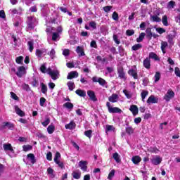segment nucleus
<instances>
[{"instance_id":"obj_18","label":"nucleus","mask_w":180,"mask_h":180,"mask_svg":"<svg viewBox=\"0 0 180 180\" xmlns=\"http://www.w3.org/2000/svg\"><path fill=\"white\" fill-rule=\"evenodd\" d=\"M72 78H78V72L72 71L68 73L67 76V79H72Z\"/></svg>"},{"instance_id":"obj_20","label":"nucleus","mask_w":180,"mask_h":180,"mask_svg":"<svg viewBox=\"0 0 180 180\" xmlns=\"http://www.w3.org/2000/svg\"><path fill=\"white\" fill-rule=\"evenodd\" d=\"M110 131H112L113 133H115L116 131V128L115 127H113V125L107 124L105 126V133H106V134H108Z\"/></svg>"},{"instance_id":"obj_63","label":"nucleus","mask_w":180,"mask_h":180,"mask_svg":"<svg viewBox=\"0 0 180 180\" xmlns=\"http://www.w3.org/2000/svg\"><path fill=\"white\" fill-rule=\"evenodd\" d=\"M89 26L92 29L95 30V29H96V22L95 21H91L89 22Z\"/></svg>"},{"instance_id":"obj_14","label":"nucleus","mask_w":180,"mask_h":180,"mask_svg":"<svg viewBox=\"0 0 180 180\" xmlns=\"http://www.w3.org/2000/svg\"><path fill=\"white\" fill-rule=\"evenodd\" d=\"M79 167H80L82 171H86V169H88V162L81 160L79 162Z\"/></svg>"},{"instance_id":"obj_29","label":"nucleus","mask_w":180,"mask_h":180,"mask_svg":"<svg viewBox=\"0 0 180 180\" xmlns=\"http://www.w3.org/2000/svg\"><path fill=\"white\" fill-rule=\"evenodd\" d=\"M72 176L74 178V179H80L81 172L79 171H74L72 173Z\"/></svg>"},{"instance_id":"obj_10","label":"nucleus","mask_w":180,"mask_h":180,"mask_svg":"<svg viewBox=\"0 0 180 180\" xmlns=\"http://www.w3.org/2000/svg\"><path fill=\"white\" fill-rule=\"evenodd\" d=\"M87 95L89 98H90L91 101H93V102H96V101H98V98H96V96L95 95V91L89 90L87 91Z\"/></svg>"},{"instance_id":"obj_53","label":"nucleus","mask_w":180,"mask_h":180,"mask_svg":"<svg viewBox=\"0 0 180 180\" xmlns=\"http://www.w3.org/2000/svg\"><path fill=\"white\" fill-rule=\"evenodd\" d=\"M41 91L42 94H46L47 93V86L43 83L41 84Z\"/></svg>"},{"instance_id":"obj_39","label":"nucleus","mask_w":180,"mask_h":180,"mask_svg":"<svg viewBox=\"0 0 180 180\" xmlns=\"http://www.w3.org/2000/svg\"><path fill=\"white\" fill-rule=\"evenodd\" d=\"M144 37H146V33L142 32L139 34V37L136 39L137 43H141L143 40H144Z\"/></svg>"},{"instance_id":"obj_37","label":"nucleus","mask_w":180,"mask_h":180,"mask_svg":"<svg viewBox=\"0 0 180 180\" xmlns=\"http://www.w3.org/2000/svg\"><path fill=\"white\" fill-rule=\"evenodd\" d=\"M174 37H175L172 34H169L167 37V41L171 46H174Z\"/></svg>"},{"instance_id":"obj_8","label":"nucleus","mask_w":180,"mask_h":180,"mask_svg":"<svg viewBox=\"0 0 180 180\" xmlns=\"http://www.w3.org/2000/svg\"><path fill=\"white\" fill-rule=\"evenodd\" d=\"M147 103L148 105L154 104V103H158V97H155L154 95H151L147 100Z\"/></svg>"},{"instance_id":"obj_55","label":"nucleus","mask_w":180,"mask_h":180,"mask_svg":"<svg viewBox=\"0 0 180 180\" xmlns=\"http://www.w3.org/2000/svg\"><path fill=\"white\" fill-rule=\"evenodd\" d=\"M151 20H153V22H161V18H160L158 15H152Z\"/></svg>"},{"instance_id":"obj_46","label":"nucleus","mask_w":180,"mask_h":180,"mask_svg":"<svg viewBox=\"0 0 180 180\" xmlns=\"http://www.w3.org/2000/svg\"><path fill=\"white\" fill-rule=\"evenodd\" d=\"M84 135L86 137H88V139H92V130L89 129L84 131Z\"/></svg>"},{"instance_id":"obj_36","label":"nucleus","mask_w":180,"mask_h":180,"mask_svg":"<svg viewBox=\"0 0 180 180\" xmlns=\"http://www.w3.org/2000/svg\"><path fill=\"white\" fill-rule=\"evenodd\" d=\"M27 46H28V49L30 51V53H32V51H33V49H34V42L33 41H27Z\"/></svg>"},{"instance_id":"obj_2","label":"nucleus","mask_w":180,"mask_h":180,"mask_svg":"<svg viewBox=\"0 0 180 180\" xmlns=\"http://www.w3.org/2000/svg\"><path fill=\"white\" fill-rule=\"evenodd\" d=\"M47 74L50 75L51 78L53 80L56 81L60 78V70L57 69V68H55L53 70L49 68L47 69Z\"/></svg>"},{"instance_id":"obj_23","label":"nucleus","mask_w":180,"mask_h":180,"mask_svg":"<svg viewBox=\"0 0 180 180\" xmlns=\"http://www.w3.org/2000/svg\"><path fill=\"white\" fill-rule=\"evenodd\" d=\"M76 126H77V124H75V122H74V121H71L69 124H66L65 126V127L68 130H72V129H75Z\"/></svg>"},{"instance_id":"obj_59","label":"nucleus","mask_w":180,"mask_h":180,"mask_svg":"<svg viewBox=\"0 0 180 180\" xmlns=\"http://www.w3.org/2000/svg\"><path fill=\"white\" fill-rule=\"evenodd\" d=\"M31 85H32V86L36 88V86L39 85V81H37L36 78H33L32 81L31 82Z\"/></svg>"},{"instance_id":"obj_3","label":"nucleus","mask_w":180,"mask_h":180,"mask_svg":"<svg viewBox=\"0 0 180 180\" xmlns=\"http://www.w3.org/2000/svg\"><path fill=\"white\" fill-rule=\"evenodd\" d=\"M91 79L93 82H98L99 85H101V86H103V88H108V82H106L105 79L94 76L92 77Z\"/></svg>"},{"instance_id":"obj_30","label":"nucleus","mask_w":180,"mask_h":180,"mask_svg":"<svg viewBox=\"0 0 180 180\" xmlns=\"http://www.w3.org/2000/svg\"><path fill=\"white\" fill-rule=\"evenodd\" d=\"M3 147L5 151H11V153H15L13 148H12V145L11 144H4Z\"/></svg>"},{"instance_id":"obj_43","label":"nucleus","mask_w":180,"mask_h":180,"mask_svg":"<svg viewBox=\"0 0 180 180\" xmlns=\"http://www.w3.org/2000/svg\"><path fill=\"white\" fill-rule=\"evenodd\" d=\"M70 91H74V88H75V84H74L73 82H68L67 84Z\"/></svg>"},{"instance_id":"obj_11","label":"nucleus","mask_w":180,"mask_h":180,"mask_svg":"<svg viewBox=\"0 0 180 180\" xmlns=\"http://www.w3.org/2000/svg\"><path fill=\"white\" fill-rule=\"evenodd\" d=\"M56 19H57V14L54 13L52 16L46 17L45 20L46 23H56Z\"/></svg>"},{"instance_id":"obj_57","label":"nucleus","mask_w":180,"mask_h":180,"mask_svg":"<svg viewBox=\"0 0 180 180\" xmlns=\"http://www.w3.org/2000/svg\"><path fill=\"white\" fill-rule=\"evenodd\" d=\"M134 131V130H133L131 127H126V133H127V134H133Z\"/></svg>"},{"instance_id":"obj_12","label":"nucleus","mask_w":180,"mask_h":180,"mask_svg":"<svg viewBox=\"0 0 180 180\" xmlns=\"http://www.w3.org/2000/svg\"><path fill=\"white\" fill-rule=\"evenodd\" d=\"M129 75L131 77H133L134 79H139V75H137V69H130L128 71Z\"/></svg>"},{"instance_id":"obj_45","label":"nucleus","mask_w":180,"mask_h":180,"mask_svg":"<svg viewBox=\"0 0 180 180\" xmlns=\"http://www.w3.org/2000/svg\"><path fill=\"white\" fill-rule=\"evenodd\" d=\"M161 79V73L160 72H156L155 74V82H158Z\"/></svg>"},{"instance_id":"obj_41","label":"nucleus","mask_w":180,"mask_h":180,"mask_svg":"<svg viewBox=\"0 0 180 180\" xmlns=\"http://www.w3.org/2000/svg\"><path fill=\"white\" fill-rule=\"evenodd\" d=\"M18 86H21L24 91H30V87L26 83H22V84H18Z\"/></svg>"},{"instance_id":"obj_42","label":"nucleus","mask_w":180,"mask_h":180,"mask_svg":"<svg viewBox=\"0 0 180 180\" xmlns=\"http://www.w3.org/2000/svg\"><path fill=\"white\" fill-rule=\"evenodd\" d=\"M112 158L116 161V162H120V156L119 155V153H115L112 154Z\"/></svg>"},{"instance_id":"obj_31","label":"nucleus","mask_w":180,"mask_h":180,"mask_svg":"<svg viewBox=\"0 0 180 180\" xmlns=\"http://www.w3.org/2000/svg\"><path fill=\"white\" fill-rule=\"evenodd\" d=\"M146 38L148 40H151V39H153V32H151V28H147L146 30Z\"/></svg>"},{"instance_id":"obj_27","label":"nucleus","mask_w":180,"mask_h":180,"mask_svg":"<svg viewBox=\"0 0 180 180\" xmlns=\"http://www.w3.org/2000/svg\"><path fill=\"white\" fill-rule=\"evenodd\" d=\"M76 53L79 54V57H84L85 56V52L84 51V49L81 48V46H77L76 49Z\"/></svg>"},{"instance_id":"obj_28","label":"nucleus","mask_w":180,"mask_h":180,"mask_svg":"<svg viewBox=\"0 0 180 180\" xmlns=\"http://www.w3.org/2000/svg\"><path fill=\"white\" fill-rule=\"evenodd\" d=\"M109 113H122V110L120 108H117V107H111L110 108V110H108Z\"/></svg>"},{"instance_id":"obj_13","label":"nucleus","mask_w":180,"mask_h":180,"mask_svg":"<svg viewBox=\"0 0 180 180\" xmlns=\"http://www.w3.org/2000/svg\"><path fill=\"white\" fill-rule=\"evenodd\" d=\"M6 127L8 130H13L15 129V124H13L11 122H4L3 125H2V128L6 129Z\"/></svg>"},{"instance_id":"obj_47","label":"nucleus","mask_w":180,"mask_h":180,"mask_svg":"<svg viewBox=\"0 0 180 180\" xmlns=\"http://www.w3.org/2000/svg\"><path fill=\"white\" fill-rule=\"evenodd\" d=\"M148 95V91H144L143 90L141 92V98H142V101L145 102L146 97Z\"/></svg>"},{"instance_id":"obj_49","label":"nucleus","mask_w":180,"mask_h":180,"mask_svg":"<svg viewBox=\"0 0 180 180\" xmlns=\"http://www.w3.org/2000/svg\"><path fill=\"white\" fill-rule=\"evenodd\" d=\"M112 39L116 44H120V39H119V37H117V35L114 34L112 36Z\"/></svg>"},{"instance_id":"obj_52","label":"nucleus","mask_w":180,"mask_h":180,"mask_svg":"<svg viewBox=\"0 0 180 180\" xmlns=\"http://www.w3.org/2000/svg\"><path fill=\"white\" fill-rule=\"evenodd\" d=\"M33 147L30 145H24L22 146L23 151H30Z\"/></svg>"},{"instance_id":"obj_26","label":"nucleus","mask_w":180,"mask_h":180,"mask_svg":"<svg viewBox=\"0 0 180 180\" xmlns=\"http://www.w3.org/2000/svg\"><path fill=\"white\" fill-rule=\"evenodd\" d=\"M14 108H15V113H17L18 116H20V117H23V116H25V112L22 111V110H20V108H19L18 105H15Z\"/></svg>"},{"instance_id":"obj_62","label":"nucleus","mask_w":180,"mask_h":180,"mask_svg":"<svg viewBox=\"0 0 180 180\" xmlns=\"http://www.w3.org/2000/svg\"><path fill=\"white\" fill-rule=\"evenodd\" d=\"M112 19L115 21L119 20V14L116 11L112 13Z\"/></svg>"},{"instance_id":"obj_56","label":"nucleus","mask_w":180,"mask_h":180,"mask_svg":"<svg viewBox=\"0 0 180 180\" xmlns=\"http://www.w3.org/2000/svg\"><path fill=\"white\" fill-rule=\"evenodd\" d=\"M40 71L43 72V74L47 73V68L46 67L45 64H43L40 67Z\"/></svg>"},{"instance_id":"obj_38","label":"nucleus","mask_w":180,"mask_h":180,"mask_svg":"<svg viewBox=\"0 0 180 180\" xmlns=\"http://www.w3.org/2000/svg\"><path fill=\"white\" fill-rule=\"evenodd\" d=\"M162 23L164 26H169L168 23V17L167 15H163L162 18Z\"/></svg>"},{"instance_id":"obj_7","label":"nucleus","mask_w":180,"mask_h":180,"mask_svg":"<svg viewBox=\"0 0 180 180\" xmlns=\"http://www.w3.org/2000/svg\"><path fill=\"white\" fill-rule=\"evenodd\" d=\"M15 74L18 78H22L26 74V68L25 66L18 67V72Z\"/></svg>"},{"instance_id":"obj_25","label":"nucleus","mask_w":180,"mask_h":180,"mask_svg":"<svg viewBox=\"0 0 180 180\" xmlns=\"http://www.w3.org/2000/svg\"><path fill=\"white\" fill-rule=\"evenodd\" d=\"M123 94L125 95L127 99H131L133 97V93L127 89H124Z\"/></svg>"},{"instance_id":"obj_24","label":"nucleus","mask_w":180,"mask_h":180,"mask_svg":"<svg viewBox=\"0 0 180 180\" xmlns=\"http://www.w3.org/2000/svg\"><path fill=\"white\" fill-rule=\"evenodd\" d=\"M167 47H168V42L162 41L160 49L163 54H165V53H167V50H165Z\"/></svg>"},{"instance_id":"obj_35","label":"nucleus","mask_w":180,"mask_h":180,"mask_svg":"<svg viewBox=\"0 0 180 180\" xmlns=\"http://www.w3.org/2000/svg\"><path fill=\"white\" fill-rule=\"evenodd\" d=\"M131 161L135 165L139 164V162L141 161V158H140V156H134Z\"/></svg>"},{"instance_id":"obj_58","label":"nucleus","mask_w":180,"mask_h":180,"mask_svg":"<svg viewBox=\"0 0 180 180\" xmlns=\"http://www.w3.org/2000/svg\"><path fill=\"white\" fill-rule=\"evenodd\" d=\"M115 169L111 170V172L108 174V179L112 180V178L115 176Z\"/></svg>"},{"instance_id":"obj_44","label":"nucleus","mask_w":180,"mask_h":180,"mask_svg":"<svg viewBox=\"0 0 180 180\" xmlns=\"http://www.w3.org/2000/svg\"><path fill=\"white\" fill-rule=\"evenodd\" d=\"M143 47V45L141 44H135L132 46V50L134 51H137V50H140Z\"/></svg>"},{"instance_id":"obj_1","label":"nucleus","mask_w":180,"mask_h":180,"mask_svg":"<svg viewBox=\"0 0 180 180\" xmlns=\"http://www.w3.org/2000/svg\"><path fill=\"white\" fill-rule=\"evenodd\" d=\"M39 21L37 18L34 16H28L27 20V32H30V30H33L35 26H37Z\"/></svg>"},{"instance_id":"obj_5","label":"nucleus","mask_w":180,"mask_h":180,"mask_svg":"<svg viewBox=\"0 0 180 180\" xmlns=\"http://www.w3.org/2000/svg\"><path fill=\"white\" fill-rule=\"evenodd\" d=\"M175 97V93L172 89H169L167 94L164 96L163 99L167 102H169L172 98Z\"/></svg>"},{"instance_id":"obj_33","label":"nucleus","mask_w":180,"mask_h":180,"mask_svg":"<svg viewBox=\"0 0 180 180\" xmlns=\"http://www.w3.org/2000/svg\"><path fill=\"white\" fill-rule=\"evenodd\" d=\"M75 92L77 95H79V96H81L82 98H85V96H86V92H85V91L77 89Z\"/></svg>"},{"instance_id":"obj_60","label":"nucleus","mask_w":180,"mask_h":180,"mask_svg":"<svg viewBox=\"0 0 180 180\" xmlns=\"http://www.w3.org/2000/svg\"><path fill=\"white\" fill-rule=\"evenodd\" d=\"M156 32L159 33V34H162V33H165V29L162 27H158L155 29Z\"/></svg>"},{"instance_id":"obj_15","label":"nucleus","mask_w":180,"mask_h":180,"mask_svg":"<svg viewBox=\"0 0 180 180\" xmlns=\"http://www.w3.org/2000/svg\"><path fill=\"white\" fill-rule=\"evenodd\" d=\"M27 160L32 165L36 164V157L33 153H29L27 155Z\"/></svg>"},{"instance_id":"obj_22","label":"nucleus","mask_w":180,"mask_h":180,"mask_svg":"<svg viewBox=\"0 0 180 180\" xmlns=\"http://www.w3.org/2000/svg\"><path fill=\"white\" fill-rule=\"evenodd\" d=\"M46 53L45 49H37L35 54L38 58H41V56H43Z\"/></svg>"},{"instance_id":"obj_34","label":"nucleus","mask_w":180,"mask_h":180,"mask_svg":"<svg viewBox=\"0 0 180 180\" xmlns=\"http://www.w3.org/2000/svg\"><path fill=\"white\" fill-rule=\"evenodd\" d=\"M64 108H66V109H68L69 110H72L74 109V104L70 102H67L65 104H63Z\"/></svg>"},{"instance_id":"obj_54","label":"nucleus","mask_w":180,"mask_h":180,"mask_svg":"<svg viewBox=\"0 0 180 180\" xmlns=\"http://www.w3.org/2000/svg\"><path fill=\"white\" fill-rule=\"evenodd\" d=\"M47 172L49 175H51V178H54V170L51 167L47 169Z\"/></svg>"},{"instance_id":"obj_6","label":"nucleus","mask_w":180,"mask_h":180,"mask_svg":"<svg viewBox=\"0 0 180 180\" xmlns=\"http://www.w3.org/2000/svg\"><path fill=\"white\" fill-rule=\"evenodd\" d=\"M150 162L153 165H160L162 162V158L159 155H155L150 159Z\"/></svg>"},{"instance_id":"obj_4","label":"nucleus","mask_w":180,"mask_h":180,"mask_svg":"<svg viewBox=\"0 0 180 180\" xmlns=\"http://www.w3.org/2000/svg\"><path fill=\"white\" fill-rule=\"evenodd\" d=\"M61 158V154L59 152H57L54 156L53 161L59 167V168H64V163L60 160Z\"/></svg>"},{"instance_id":"obj_32","label":"nucleus","mask_w":180,"mask_h":180,"mask_svg":"<svg viewBox=\"0 0 180 180\" xmlns=\"http://www.w3.org/2000/svg\"><path fill=\"white\" fill-rule=\"evenodd\" d=\"M148 152L153 153V154H158V153H160V150L155 146H151L148 148Z\"/></svg>"},{"instance_id":"obj_40","label":"nucleus","mask_w":180,"mask_h":180,"mask_svg":"<svg viewBox=\"0 0 180 180\" xmlns=\"http://www.w3.org/2000/svg\"><path fill=\"white\" fill-rule=\"evenodd\" d=\"M55 127L53 124H51L47 128V131L49 133V134H53V133H54V130H55Z\"/></svg>"},{"instance_id":"obj_16","label":"nucleus","mask_w":180,"mask_h":180,"mask_svg":"<svg viewBox=\"0 0 180 180\" xmlns=\"http://www.w3.org/2000/svg\"><path fill=\"white\" fill-rule=\"evenodd\" d=\"M129 110L133 114V116H136V115H139V108L136 105H131Z\"/></svg>"},{"instance_id":"obj_61","label":"nucleus","mask_w":180,"mask_h":180,"mask_svg":"<svg viewBox=\"0 0 180 180\" xmlns=\"http://www.w3.org/2000/svg\"><path fill=\"white\" fill-rule=\"evenodd\" d=\"M174 73H175V75L176 77H179V78H180V70H179V68L176 67L174 68Z\"/></svg>"},{"instance_id":"obj_48","label":"nucleus","mask_w":180,"mask_h":180,"mask_svg":"<svg viewBox=\"0 0 180 180\" xmlns=\"http://www.w3.org/2000/svg\"><path fill=\"white\" fill-rule=\"evenodd\" d=\"M48 54H49L51 60H54V58H56V50H54L53 49H51Z\"/></svg>"},{"instance_id":"obj_17","label":"nucleus","mask_w":180,"mask_h":180,"mask_svg":"<svg viewBox=\"0 0 180 180\" xmlns=\"http://www.w3.org/2000/svg\"><path fill=\"white\" fill-rule=\"evenodd\" d=\"M108 101L112 103H116V102L119 101V96L116 94H113L108 98Z\"/></svg>"},{"instance_id":"obj_21","label":"nucleus","mask_w":180,"mask_h":180,"mask_svg":"<svg viewBox=\"0 0 180 180\" xmlns=\"http://www.w3.org/2000/svg\"><path fill=\"white\" fill-rule=\"evenodd\" d=\"M150 60H154L155 61H160V57H158V55L154 52H150L149 53V58Z\"/></svg>"},{"instance_id":"obj_64","label":"nucleus","mask_w":180,"mask_h":180,"mask_svg":"<svg viewBox=\"0 0 180 180\" xmlns=\"http://www.w3.org/2000/svg\"><path fill=\"white\" fill-rule=\"evenodd\" d=\"M127 36H133L134 34V30H128L126 31Z\"/></svg>"},{"instance_id":"obj_51","label":"nucleus","mask_w":180,"mask_h":180,"mask_svg":"<svg viewBox=\"0 0 180 180\" xmlns=\"http://www.w3.org/2000/svg\"><path fill=\"white\" fill-rule=\"evenodd\" d=\"M17 64H23V56H18L15 58Z\"/></svg>"},{"instance_id":"obj_50","label":"nucleus","mask_w":180,"mask_h":180,"mask_svg":"<svg viewBox=\"0 0 180 180\" xmlns=\"http://www.w3.org/2000/svg\"><path fill=\"white\" fill-rule=\"evenodd\" d=\"M41 124L44 127H47V126L50 124V118H46V120L41 122Z\"/></svg>"},{"instance_id":"obj_9","label":"nucleus","mask_w":180,"mask_h":180,"mask_svg":"<svg viewBox=\"0 0 180 180\" xmlns=\"http://www.w3.org/2000/svg\"><path fill=\"white\" fill-rule=\"evenodd\" d=\"M117 74L119 78L121 79H126V73H124V70H123V68H117Z\"/></svg>"},{"instance_id":"obj_19","label":"nucleus","mask_w":180,"mask_h":180,"mask_svg":"<svg viewBox=\"0 0 180 180\" xmlns=\"http://www.w3.org/2000/svg\"><path fill=\"white\" fill-rule=\"evenodd\" d=\"M143 67L147 70H150V68H151V60H150L149 58H146L143 60Z\"/></svg>"}]
</instances>
